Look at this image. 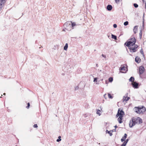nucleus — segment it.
<instances>
[{"label":"nucleus","instance_id":"1","mask_svg":"<svg viewBox=\"0 0 146 146\" xmlns=\"http://www.w3.org/2000/svg\"><path fill=\"white\" fill-rule=\"evenodd\" d=\"M142 122V119L139 117L135 118L133 117L130 121L129 126L130 127H132L136 124H139Z\"/></svg>","mask_w":146,"mask_h":146},{"label":"nucleus","instance_id":"2","mask_svg":"<svg viewBox=\"0 0 146 146\" xmlns=\"http://www.w3.org/2000/svg\"><path fill=\"white\" fill-rule=\"evenodd\" d=\"M136 39L134 37L130 38L124 44L126 46L129 47L130 46H133L135 44Z\"/></svg>","mask_w":146,"mask_h":146},{"label":"nucleus","instance_id":"3","mask_svg":"<svg viewBox=\"0 0 146 146\" xmlns=\"http://www.w3.org/2000/svg\"><path fill=\"white\" fill-rule=\"evenodd\" d=\"M135 110L136 112L140 114L143 113L146 110L145 107L143 106L141 108L135 107Z\"/></svg>","mask_w":146,"mask_h":146},{"label":"nucleus","instance_id":"4","mask_svg":"<svg viewBox=\"0 0 146 146\" xmlns=\"http://www.w3.org/2000/svg\"><path fill=\"white\" fill-rule=\"evenodd\" d=\"M138 46L136 44H135L133 46H130L129 47L130 51L131 52H133L137 51V48L138 47Z\"/></svg>","mask_w":146,"mask_h":146},{"label":"nucleus","instance_id":"5","mask_svg":"<svg viewBox=\"0 0 146 146\" xmlns=\"http://www.w3.org/2000/svg\"><path fill=\"white\" fill-rule=\"evenodd\" d=\"M71 22L67 21L64 25V26L66 29L70 30L71 29Z\"/></svg>","mask_w":146,"mask_h":146},{"label":"nucleus","instance_id":"6","mask_svg":"<svg viewBox=\"0 0 146 146\" xmlns=\"http://www.w3.org/2000/svg\"><path fill=\"white\" fill-rule=\"evenodd\" d=\"M124 112L122 110H120V109H119L118 110L117 113L116 115L117 117H118L119 116L123 117V115H124Z\"/></svg>","mask_w":146,"mask_h":146},{"label":"nucleus","instance_id":"7","mask_svg":"<svg viewBox=\"0 0 146 146\" xmlns=\"http://www.w3.org/2000/svg\"><path fill=\"white\" fill-rule=\"evenodd\" d=\"M144 70L145 68L143 66H140L139 68V74L140 75L142 74L144 72Z\"/></svg>","mask_w":146,"mask_h":146},{"label":"nucleus","instance_id":"8","mask_svg":"<svg viewBox=\"0 0 146 146\" xmlns=\"http://www.w3.org/2000/svg\"><path fill=\"white\" fill-rule=\"evenodd\" d=\"M127 96L128 94L127 93L125 95L123 96V99H122L123 102H124V101H127L130 99V98L129 97H127Z\"/></svg>","mask_w":146,"mask_h":146},{"label":"nucleus","instance_id":"9","mask_svg":"<svg viewBox=\"0 0 146 146\" xmlns=\"http://www.w3.org/2000/svg\"><path fill=\"white\" fill-rule=\"evenodd\" d=\"M138 84L136 82H134L132 83V85L133 87L135 88H138Z\"/></svg>","mask_w":146,"mask_h":146},{"label":"nucleus","instance_id":"10","mask_svg":"<svg viewBox=\"0 0 146 146\" xmlns=\"http://www.w3.org/2000/svg\"><path fill=\"white\" fill-rule=\"evenodd\" d=\"M5 2V0H1L0 1V11L1 8L3 7L4 3Z\"/></svg>","mask_w":146,"mask_h":146},{"label":"nucleus","instance_id":"11","mask_svg":"<svg viewBox=\"0 0 146 146\" xmlns=\"http://www.w3.org/2000/svg\"><path fill=\"white\" fill-rule=\"evenodd\" d=\"M127 135L126 133H125L124 136L121 139V140L122 142L124 141L127 138Z\"/></svg>","mask_w":146,"mask_h":146},{"label":"nucleus","instance_id":"12","mask_svg":"<svg viewBox=\"0 0 146 146\" xmlns=\"http://www.w3.org/2000/svg\"><path fill=\"white\" fill-rule=\"evenodd\" d=\"M112 8V6L110 5H108L107 7V9L108 11H111Z\"/></svg>","mask_w":146,"mask_h":146},{"label":"nucleus","instance_id":"13","mask_svg":"<svg viewBox=\"0 0 146 146\" xmlns=\"http://www.w3.org/2000/svg\"><path fill=\"white\" fill-rule=\"evenodd\" d=\"M138 27L137 26H136L134 27L133 31L134 34H136L137 33V31Z\"/></svg>","mask_w":146,"mask_h":146},{"label":"nucleus","instance_id":"14","mask_svg":"<svg viewBox=\"0 0 146 146\" xmlns=\"http://www.w3.org/2000/svg\"><path fill=\"white\" fill-rule=\"evenodd\" d=\"M120 70L122 71H124L122 72L123 73H125L126 70V68L124 66H123L121 67L120 68Z\"/></svg>","mask_w":146,"mask_h":146},{"label":"nucleus","instance_id":"15","mask_svg":"<svg viewBox=\"0 0 146 146\" xmlns=\"http://www.w3.org/2000/svg\"><path fill=\"white\" fill-rule=\"evenodd\" d=\"M140 58L138 57V56H137L135 59V61L137 63H139L140 62Z\"/></svg>","mask_w":146,"mask_h":146},{"label":"nucleus","instance_id":"16","mask_svg":"<svg viewBox=\"0 0 146 146\" xmlns=\"http://www.w3.org/2000/svg\"><path fill=\"white\" fill-rule=\"evenodd\" d=\"M123 117L119 116V117L118 118V121L119 123H121L122 122V121Z\"/></svg>","mask_w":146,"mask_h":146},{"label":"nucleus","instance_id":"17","mask_svg":"<svg viewBox=\"0 0 146 146\" xmlns=\"http://www.w3.org/2000/svg\"><path fill=\"white\" fill-rule=\"evenodd\" d=\"M68 47V44L67 43H66L65 46H64V50H67Z\"/></svg>","mask_w":146,"mask_h":146},{"label":"nucleus","instance_id":"18","mask_svg":"<svg viewBox=\"0 0 146 146\" xmlns=\"http://www.w3.org/2000/svg\"><path fill=\"white\" fill-rule=\"evenodd\" d=\"M134 80V78L133 77H131L129 79V80L130 82H133Z\"/></svg>","mask_w":146,"mask_h":146},{"label":"nucleus","instance_id":"19","mask_svg":"<svg viewBox=\"0 0 146 146\" xmlns=\"http://www.w3.org/2000/svg\"><path fill=\"white\" fill-rule=\"evenodd\" d=\"M111 38L114 39L115 40H117V36H116L114 35L113 34L111 35Z\"/></svg>","mask_w":146,"mask_h":146},{"label":"nucleus","instance_id":"20","mask_svg":"<svg viewBox=\"0 0 146 146\" xmlns=\"http://www.w3.org/2000/svg\"><path fill=\"white\" fill-rule=\"evenodd\" d=\"M71 27H74L76 25V24L74 22H71Z\"/></svg>","mask_w":146,"mask_h":146},{"label":"nucleus","instance_id":"21","mask_svg":"<svg viewBox=\"0 0 146 146\" xmlns=\"http://www.w3.org/2000/svg\"><path fill=\"white\" fill-rule=\"evenodd\" d=\"M110 131H109L108 130H106V133H109L110 136H111L112 135V133H111L110 132Z\"/></svg>","mask_w":146,"mask_h":146},{"label":"nucleus","instance_id":"22","mask_svg":"<svg viewBox=\"0 0 146 146\" xmlns=\"http://www.w3.org/2000/svg\"><path fill=\"white\" fill-rule=\"evenodd\" d=\"M100 111L99 110H97V113L99 115H100L101 114V113H100Z\"/></svg>","mask_w":146,"mask_h":146},{"label":"nucleus","instance_id":"23","mask_svg":"<svg viewBox=\"0 0 146 146\" xmlns=\"http://www.w3.org/2000/svg\"><path fill=\"white\" fill-rule=\"evenodd\" d=\"M108 97L112 99L113 98V97L110 93H108Z\"/></svg>","mask_w":146,"mask_h":146},{"label":"nucleus","instance_id":"24","mask_svg":"<svg viewBox=\"0 0 146 146\" xmlns=\"http://www.w3.org/2000/svg\"><path fill=\"white\" fill-rule=\"evenodd\" d=\"M113 80V78L111 77H110L109 78V82H112Z\"/></svg>","mask_w":146,"mask_h":146},{"label":"nucleus","instance_id":"25","mask_svg":"<svg viewBox=\"0 0 146 146\" xmlns=\"http://www.w3.org/2000/svg\"><path fill=\"white\" fill-rule=\"evenodd\" d=\"M128 24V22L127 21H126L124 23V25L125 26H126Z\"/></svg>","mask_w":146,"mask_h":146},{"label":"nucleus","instance_id":"26","mask_svg":"<svg viewBox=\"0 0 146 146\" xmlns=\"http://www.w3.org/2000/svg\"><path fill=\"white\" fill-rule=\"evenodd\" d=\"M98 79V78H94V82H97V80Z\"/></svg>","mask_w":146,"mask_h":146},{"label":"nucleus","instance_id":"27","mask_svg":"<svg viewBox=\"0 0 146 146\" xmlns=\"http://www.w3.org/2000/svg\"><path fill=\"white\" fill-rule=\"evenodd\" d=\"M133 6L135 8H137L138 6V5L136 3H134Z\"/></svg>","mask_w":146,"mask_h":146},{"label":"nucleus","instance_id":"28","mask_svg":"<svg viewBox=\"0 0 146 146\" xmlns=\"http://www.w3.org/2000/svg\"><path fill=\"white\" fill-rule=\"evenodd\" d=\"M30 106V103H28L27 104V106L26 107V108L27 109H29V108Z\"/></svg>","mask_w":146,"mask_h":146},{"label":"nucleus","instance_id":"29","mask_svg":"<svg viewBox=\"0 0 146 146\" xmlns=\"http://www.w3.org/2000/svg\"><path fill=\"white\" fill-rule=\"evenodd\" d=\"M129 140V139H127L125 141H124V142L125 143L127 144Z\"/></svg>","mask_w":146,"mask_h":146},{"label":"nucleus","instance_id":"30","mask_svg":"<svg viewBox=\"0 0 146 146\" xmlns=\"http://www.w3.org/2000/svg\"><path fill=\"white\" fill-rule=\"evenodd\" d=\"M127 144L125 143L124 142H123V143L122 144L121 146H125Z\"/></svg>","mask_w":146,"mask_h":146},{"label":"nucleus","instance_id":"31","mask_svg":"<svg viewBox=\"0 0 146 146\" xmlns=\"http://www.w3.org/2000/svg\"><path fill=\"white\" fill-rule=\"evenodd\" d=\"M139 35H140V37L141 38L142 37V32L141 31L140 32V33H139Z\"/></svg>","mask_w":146,"mask_h":146},{"label":"nucleus","instance_id":"32","mask_svg":"<svg viewBox=\"0 0 146 146\" xmlns=\"http://www.w3.org/2000/svg\"><path fill=\"white\" fill-rule=\"evenodd\" d=\"M140 53L142 54L143 55V50H142V49H141L140 50Z\"/></svg>","mask_w":146,"mask_h":146},{"label":"nucleus","instance_id":"33","mask_svg":"<svg viewBox=\"0 0 146 146\" xmlns=\"http://www.w3.org/2000/svg\"><path fill=\"white\" fill-rule=\"evenodd\" d=\"M120 0H115V2L116 3H119L120 1Z\"/></svg>","mask_w":146,"mask_h":146},{"label":"nucleus","instance_id":"34","mask_svg":"<svg viewBox=\"0 0 146 146\" xmlns=\"http://www.w3.org/2000/svg\"><path fill=\"white\" fill-rule=\"evenodd\" d=\"M117 25L116 24H114L113 25V27L114 28H116L117 27Z\"/></svg>","mask_w":146,"mask_h":146},{"label":"nucleus","instance_id":"35","mask_svg":"<svg viewBox=\"0 0 146 146\" xmlns=\"http://www.w3.org/2000/svg\"><path fill=\"white\" fill-rule=\"evenodd\" d=\"M79 87L78 86H76L75 88V90H77L78 89Z\"/></svg>","mask_w":146,"mask_h":146},{"label":"nucleus","instance_id":"36","mask_svg":"<svg viewBox=\"0 0 146 146\" xmlns=\"http://www.w3.org/2000/svg\"><path fill=\"white\" fill-rule=\"evenodd\" d=\"M33 127L35 128H37L38 127V126L36 124H35L33 125Z\"/></svg>","mask_w":146,"mask_h":146},{"label":"nucleus","instance_id":"37","mask_svg":"<svg viewBox=\"0 0 146 146\" xmlns=\"http://www.w3.org/2000/svg\"><path fill=\"white\" fill-rule=\"evenodd\" d=\"M61 140V139H58L56 140V141L58 142H59Z\"/></svg>","mask_w":146,"mask_h":146},{"label":"nucleus","instance_id":"38","mask_svg":"<svg viewBox=\"0 0 146 146\" xmlns=\"http://www.w3.org/2000/svg\"><path fill=\"white\" fill-rule=\"evenodd\" d=\"M104 97L106 99L107 98V95L106 94H105L104 95Z\"/></svg>","mask_w":146,"mask_h":146},{"label":"nucleus","instance_id":"39","mask_svg":"<svg viewBox=\"0 0 146 146\" xmlns=\"http://www.w3.org/2000/svg\"><path fill=\"white\" fill-rule=\"evenodd\" d=\"M102 56L103 57H104L105 58H106V56L105 55H104V54H102Z\"/></svg>","mask_w":146,"mask_h":146},{"label":"nucleus","instance_id":"40","mask_svg":"<svg viewBox=\"0 0 146 146\" xmlns=\"http://www.w3.org/2000/svg\"><path fill=\"white\" fill-rule=\"evenodd\" d=\"M61 137L60 136H58V139H61Z\"/></svg>","mask_w":146,"mask_h":146},{"label":"nucleus","instance_id":"41","mask_svg":"<svg viewBox=\"0 0 146 146\" xmlns=\"http://www.w3.org/2000/svg\"><path fill=\"white\" fill-rule=\"evenodd\" d=\"M87 117V116L86 115V114H84V117Z\"/></svg>","mask_w":146,"mask_h":146},{"label":"nucleus","instance_id":"42","mask_svg":"<svg viewBox=\"0 0 146 146\" xmlns=\"http://www.w3.org/2000/svg\"><path fill=\"white\" fill-rule=\"evenodd\" d=\"M96 66L97 67H98V64H96Z\"/></svg>","mask_w":146,"mask_h":146},{"label":"nucleus","instance_id":"43","mask_svg":"<svg viewBox=\"0 0 146 146\" xmlns=\"http://www.w3.org/2000/svg\"><path fill=\"white\" fill-rule=\"evenodd\" d=\"M117 127V125H115V128H116V127Z\"/></svg>","mask_w":146,"mask_h":146},{"label":"nucleus","instance_id":"44","mask_svg":"<svg viewBox=\"0 0 146 146\" xmlns=\"http://www.w3.org/2000/svg\"><path fill=\"white\" fill-rule=\"evenodd\" d=\"M142 1H143V2H145V1L144 0H142Z\"/></svg>","mask_w":146,"mask_h":146},{"label":"nucleus","instance_id":"45","mask_svg":"<svg viewBox=\"0 0 146 146\" xmlns=\"http://www.w3.org/2000/svg\"><path fill=\"white\" fill-rule=\"evenodd\" d=\"M116 129H113V130L115 131H116Z\"/></svg>","mask_w":146,"mask_h":146},{"label":"nucleus","instance_id":"46","mask_svg":"<svg viewBox=\"0 0 146 146\" xmlns=\"http://www.w3.org/2000/svg\"><path fill=\"white\" fill-rule=\"evenodd\" d=\"M3 95H5V93H4L3 94Z\"/></svg>","mask_w":146,"mask_h":146},{"label":"nucleus","instance_id":"47","mask_svg":"<svg viewBox=\"0 0 146 146\" xmlns=\"http://www.w3.org/2000/svg\"><path fill=\"white\" fill-rule=\"evenodd\" d=\"M96 84H99V83H98L97 82L96 83Z\"/></svg>","mask_w":146,"mask_h":146},{"label":"nucleus","instance_id":"48","mask_svg":"<svg viewBox=\"0 0 146 146\" xmlns=\"http://www.w3.org/2000/svg\"><path fill=\"white\" fill-rule=\"evenodd\" d=\"M106 84H107V81H106Z\"/></svg>","mask_w":146,"mask_h":146},{"label":"nucleus","instance_id":"49","mask_svg":"<svg viewBox=\"0 0 146 146\" xmlns=\"http://www.w3.org/2000/svg\"><path fill=\"white\" fill-rule=\"evenodd\" d=\"M103 80V79H102L101 80Z\"/></svg>","mask_w":146,"mask_h":146},{"label":"nucleus","instance_id":"50","mask_svg":"<svg viewBox=\"0 0 146 146\" xmlns=\"http://www.w3.org/2000/svg\"><path fill=\"white\" fill-rule=\"evenodd\" d=\"M80 146H82V145H80Z\"/></svg>","mask_w":146,"mask_h":146}]
</instances>
